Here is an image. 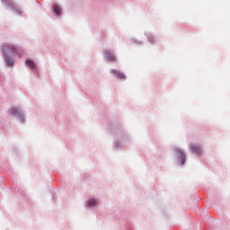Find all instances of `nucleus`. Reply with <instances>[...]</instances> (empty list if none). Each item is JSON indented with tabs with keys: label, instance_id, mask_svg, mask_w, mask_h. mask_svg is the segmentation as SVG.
Returning a JSON list of instances; mask_svg holds the SVG:
<instances>
[{
	"label": "nucleus",
	"instance_id": "nucleus-1",
	"mask_svg": "<svg viewBox=\"0 0 230 230\" xmlns=\"http://www.w3.org/2000/svg\"><path fill=\"white\" fill-rule=\"evenodd\" d=\"M2 51L4 57H10L12 55H19V49L13 45H4L2 48Z\"/></svg>",
	"mask_w": 230,
	"mask_h": 230
},
{
	"label": "nucleus",
	"instance_id": "nucleus-2",
	"mask_svg": "<svg viewBox=\"0 0 230 230\" xmlns=\"http://www.w3.org/2000/svg\"><path fill=\"white\" fill-rule=\"evenodd\" d=\"M10 113L12 116H15L16 118H20V121H24V115L22 114V111L19 108H11Z\"/></svg>",
	"mask_w": 230,
	"mask_h": 230
},
{
	"label": "nucleus",
	"instance_id": "nucleus-3",
	"mask_svg": "<svg viewBox=\"0 0 230 230\" xmlns=\"http://www.w3.org/2000/svg\"><path fill=\"white\" fill-rule=\"evenodd\" d=\"M190 150L193 154H196V155H200V154H202V148L197 144H192L190 146Z\"/></svg>",
	"mask_w": 230,
	"mask_h": 230
},
{
	"label": "nucleus",
	"instance_id": "nucleus-4",
	"mask_svg": "<svg viewBox=\"0 0 230 230\" xmlns=\"http://www.w3.org/2000/svg\"><path fill=\"white\" fill-rule=\"evenodd\" d=\"M111 72L113 73V75H115L117 78H119L120 80H125V75L119 70H111Z\"/></svg>",
	"mask_w": 230,
	"mask_h": 230
},
{
	"label": "nucleus",
	"instance_id": "nucleus-5",
	"mask_svg": "<svg viewBox=\"0 0 230 230\" xmlns=\"http://www.w3.org/2000/svg\"><path fill=\"white\" fill-rule=\"evenodd\" d=\"M106 57L108 58V60H111V62H114V60H116V57L111 51L106 52Z\"/></svg>",
	"mask_w": 230,
	"mask_h": 230
},
{
	"label": "nucleus",
	"instance_id": "nucleus-6",
	"mask_svg": "<svg viewBox=\"0 0 230 230\" xmlns=\"http://www.w3.org/2000/svg\"><path fill=\"white\" fill-rule=\"evenodd\" d=\"M4 62L6 66H13V60L10 58V56H4Z\"/></svg>",
	"mask_w": 230,
	"mask_h": 230
},
{
	"label": "nucleus",
	"instance_id": "nucleus-7",
	"mask_svg": "<svg viewBox=\"0 0 230 230\" xmlns=\"http://www.w3.org/2000/svg\"><path fill=\"white\" fill-rule=\"evenodd\" d=\"M53 10L57 15H60L62 13V9H60V7L57 4L53 5Z\"/></svg>",
	"mask_w": 230,
	"mask_h": 230
},
{
	"label": "nucleus",
	"instance_id": "nucleus-8",
	"mask_svg": "<svg viewBox=\"0 0 230 230\" xmlns=\"http://www.w3.org/2000/svg\"><path fill=\"white\" fill-rule=\"evenodd\" d=\"M26 64L29 67H31V69H34L35 67V63L31 60V59H28L26 61Z\"/></svg>",
	"mask_w": 230,
	"mask_h": 230
},
{
	"label": "nucleus",
	"instance_id": "nucleus-9",
	"mask_svg": "<svg viewBox=\"0 0 230 230\" xmlns=\"http://www.w3.org/2000/svg\"><path fill=\"white\" fill-rule=\"evenodd\" d=\"M179 155L181 161V164H184V161H186V155H184V153H182L181 151H179Z\"/></svg>",
	"mask_w": 230,
	"mask_h": 230
},
{
	"label": "nucleus",
	"instance_id": "nucleus-10",
	"mask_svg": "<svg viewBox=\"0 0 230 230\" xmlns=\"http://www.w3.org/2000/svg\"><path fill=\"white\" fill-rule=\"evenodd\" d=\"M87 204L90 208H93V206H96V199H90L88 201H87Z\"/></svg>",
	"mask_w": 230,
	"mask_h": 230
},
{
	"label": "nucleus",
	"instance_id": "nucleus-11",
	"mask_svg": "<svg viewBox=\"0 0 230 230\" xmlns=\"http://www.w3.org/2000/svg\"><path fill=\"white\" fill-rule=\"evenodd\" d=\"M148 40H149L150 42H154V37L149 36V37H148Z\"/></svg>",
	"mask_w": 230,
	"mask_h": 230
}]
</instances>
